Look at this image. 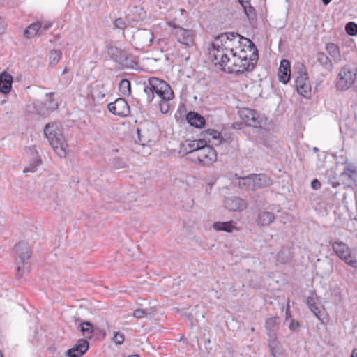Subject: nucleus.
<instances>
[{
  "label": "nucleus",
  "mask_w": 357,
  "mask_h": 357,
  "mask_svg": "<svg viewBox=\"0 0 357 357\" xmlns=\"http://www.w3.org/2000/svg\"><path fill=\"white\" fill-rule=\"evenodd\" d=\"M209 55L221 70L237 75L252 71L258 60V51L252 40L234 33L216 37Z\"/></svg>",
  "instance_id": "obj_1"
},
{
  "label": "nucleus",
  "mask_w": 357,
  "mask_h": 357,
  "mask_svg": "<svg viewBox=\"0 0 357 357\" xmlns=\"http://www.w3.org/2000/svg\"><path fill=\"white\" fill-rule=\"evenodd\" d=\"M144 91H149L152 93H155L159 97V107L160 112L167 114L170 109V101L173 100L174 93L171 86L164 80L157 77L149 79V86Z\"/></svg>",
  "instance_id": "obj_2"
},
{
  "label": "nucleus",
  "mask_w": 357,
  "mask_h": 357,
  "mask_svg": "<svg viewBox=\"0 0 357 357\" xmlns=\"http://www.w3.org/2000/svg\"><path fill=\"white\" fill-rule=\"evenodd\" d=\"M44 132L55 153L61 158L65 157L68 145L58 125L54 123H48Z\"/></svg>",
  "instance_id": "obj_3"
},
{
  "label": "nucleus",
  "mask_w": 357,
  "mask_h": 357,
  "mask_svg": "<svg viewBox=\"0 0 357 357\" xmlns=\"http://www.w3.org/2000/svg\"><path fill=\"white\" fill-rule=\"evenodd\" d=\"M357 76V68L350 65L344 66L340 70L336 81L338 90L345 91L350 89L354 84Z\"/></svg>",
  "instance_id": "obj_4"
},
{
  "label": "nucleus",
  "mask_w": 357,
  "mask_h": 357,
  "mask_svg": "<svg viewBox=\"0 0 357 357\" xmlns=\"http://www.w3.org/2000/svg\"><path fill=\"white\" fill-rule=\"evenodd\" d=\"M217 159L216 151L206 144L201 149L195 152V158L192 161L203 167H211L216 162Z\"/></svg>",
  "instance_id": "obj_5"
},
{
  "label": "nucleus",
  "mask_w": 357,
  "mask_h": 357,
  "mask_svg": "<svg viewBox=\"0 0 357 357\" xmlns=\"http://www.w3.org/2000/svg\"><path fill=\"white\" fill-rule=\"evenodd\" d=\"M295 87L298 94L303 97H308L311 93V84L309 80L306 69L303 64L299 66V70L295 77Z\"/></svg>",
  "instance_id": "obj_6"
},
{
  "label": "nucleus",
  "mask_w": 357,
  "mask_h": 357,
  "mask_svg": "<svg viewBox=\"0 0 357 357\" xmlns=\"http://www.w3.org/2000/svg\"><path fill=\"white\" fill-rule=\"evenodd\" d=\"M331 246L333 252L340 259L351 267H357V259L351 256L350 248L345 243L335 241Z\"/></svg>",
  "instance_id": "obj_7"
},
{
  "label": "nucleus",
  "mask_w": 357,
  "mask_h": 357,
  "mask_svg": "<svg viewBox=\"0 0 357 357\" xmlns=\"http://www.w3.org/2000/svg\"><path fill=\"white\" fill-rule=\"evenodd\" d=\"M241 188L247 190H255L268 184L267 178L264 174H252L239 179Z\"/></svg>",
  "instance_id": "obj_8"
},
{
  "label": "nucleus",
  "mask_w": 357,
  "mask_h": 357,
  "mask_svg": "<svg viewBox=\"0 0 357 357\" xmlns=\"http://www.w3.org/2000/svg\"><path fill=\"white\" fill-rule=\"evenodd\" d=\"M173 34L177 41L185 47H190L195 44V33L191 29H183L180 26H174Z\"/></svg>",
  "instance_id": "obj_9"
},
{
  "label": "nucleus",
  "mask_w": 357,
  "mask_h": 357,
  "mask_svg": "<svg viewBox=\"0 0 357 357\" xmlns=\"http://www.w3.org/2000/svg\"><path fill=\"white\" fill-rule=\"evenodd\" d=\"M239 117L245 125L252 127H257L260 125L259 114L253 109L249 108H241L238 111Z\"/></svg>",
  "instance_id": "obj_10"
},
{
  "label": "nucleus",
  "mask_w": 357,
  "mask_h": 357,
  "mask_svg": "<svg viewBox=\"0 0 357 357\" xmlns=\"http://www.w3.org/2000/svg\"><path fill=\"white\" fill-rule=\"evenodd\" d=\"M109 110L114 114L126 116L130 112L129 106L123 98H118L108 105Z\"/></svg>",
  "instance_id": "obj_11"
},
{
  "label": "nucleus",
  "mask_w": 357,
  "mask_h": 357,
  "mask_svg": "<svg viewBox=\"0 0 357 357\" xmlns=\"http://www.w3.org/2000/svg\"><path fill=\"white\" fill-rule=\"evenodd\" d=\"M89 344L86 340L79 339L76 344L66 351L68 357H81L89 349Z\"/></svg>",
  "instance_id": "obj_12"
},
{
  "label": "nucleus",
  "mask_w": 357,
  "mask_h": 357,
  "mask_svg": "<svg viewBox=\"0 0 357 357\" xmlns=\"http://www.w3.org/2000/svg\"><path fill=\"white\" fill-rule=\"evenodd\" d=\"M278 80L283 83L287 84L291 78V63L287 59H283L281 61L278 73Z\"/></svg>",
  "instance_id": "obj_13"
},
{
  "label": "nucleus",
  "mask_w": 357,
  "mask_h": 357,
  "mask_svg": "<svg viewBox=\"0 0 357 357\" xmlns=\"http://www.w3.org/2000/svg\"><path fill=\"white\" fill-rule=\"evenodd\" d=\"M13 82V76L6 70L0 73V93L3 95L10 93Z\"/></svg>",
  "instance_id": "obj_14"
},
{
  "label": "nucleus",
  "mask_w": 357,
  "mask_h": 357,
  "mask_svg": "<svg viewBox=\"0 0 357 357\" xmlns=\"http://www.w3.org/2000/svg\"><path fill=\"white\" fill-rule=\"evenodd\" d=\"M15 250L21 260L20 261H17V273H20V270L22 268L21 265H23L24 261L30 257V251L26 245L22 243L17 244L15 247Z\"/></svg>",
  "instance_id": "obj_15"
},
{
  "label": "nucleus",
  "mask_w": 357,
  "mask_h": 357,
  "mask_svg": "<svg viewBox=\"0 0 357 357\" xmlns=\"http://www.w3.org/2000/svg\"><path fill=\"white\" fill-rule=\"evenodd\" d=\"M225 206L231 211H243L245 208L244 200L238 197L227 198L225 201Z\"/></svg>",
  "instance_id": "obj_16"
},
{
  "label": "nucleus",
  "mask_w": 357,
  "mask_h": 357,
  "mask_svg": "<svg viewBox=\"0 0 357 357\" xmlns=\"http://www.w3.org/2000/svg\"><path fill=\"white\" fill-rule=\"evenodd\" d=\"M186 120L190 126L202 128L205 126L206 121L204 116L195 112H190L186 116Z\"/></svg>",
  "instance_id": "obj_17"
},
{
  "label": "nucleus",
  "mask_w": 357,
  "mask_h": 357,
  "mask_svg": "<svg viewBox=\"0 0 357 357\" xmlns=\"http://www.w3.org/2000/svg\"><path fill=\"white\" fill-rule=\"evenodd\" d=\"M206 142L213 144H219L221 142L222 136L220 132L214 129H207L202 132Z\"/></svg>",
  "instance_id": "obj_18"
},
{
  "label": "nucleus",
  "mask_w": 357,
  "mask_h": 357,
  "mask_svg": "<svg viewBox=\"0 0 357 357\" xmlns=\"http://www.w3.org/2000/svg\"><path fill=\"white\" fill-rule=\"evenodd\" d=\"M186 143L188 148V153L190 154V159L192 160L195 158V152L199 151L206 145V142L203 139H195L187 141Z\"/></svg>",
  "instance_id": "obj_19"
},
{
  "label": "nucleus",
  "mask_w": 357,
  "mask_h": 357,
  "mask_svg": "<svg viewBox=\"0 0 357 357\" xmlns=\"http://www.w3.org/2000/svg\"><path fill=\"white\" fill-rule=\"evenodd\" d=\"M275 219V215L271 212L261 211L258 214L257 223L260 226H267Z\"/></svg>",
  "instance_id": "obj_20"
},
{
  "label": "nucleus",
  "mask_w": 357,
  "mask_h": 357,
  "mask_svg": "<svg viewBox=\"0 0 357 357\" xmlns=\"http://www.w3.org/2000/svg\"><path fill=\"white\" fill-rule=\"evenodd\" d=\"M213 228L216 231H224L228 233L238 230V228L231 221L214 222Z\"/></svg>",
  "instance_id": "obj_21"
},
{
  "label": "nucleus",
  "mask_w": 357,
  "mask_h": 357,
  "mask_svg": "<svg viewBox=\"0 0 357 357\" xmlns=\"http://www.w3.org/2000/svg\"><path fill=\"white\" fill-rule=\"evenodd\" d=\"M80 331L86 338L91 339L94 332L93 326L89 321L83 322L80 325Z\"/></svg>",
  "instance_id": "obj_22"
},
{
  "label": "nucleus",
  "mask_w": 357,
  "mask_h": 357,
  "mask_svg": "<svg viewBox=\"0 0 357 357\" xmlns=\"http://www.w3.org/2000/svg\"><path fill=\"white\" fill-rule=\"evenodd\" d=\"M41 28L42 25L39 22L31 24L25 29L24 36L27 38H32L37 34Z\"/></svg>",
  "instance_id": "obj_23"
},
{
  "label": "nucleus",
  "mask_w": 357,
  "mask_h": 357,
  "mask_svg": "<svg viewBox=\"0 0 357 357\" xmlns=\"http://www.w3.org/2000/svg\"><path fill=\"white\" fill-rule=\"evenodd\" d=\"M62 53L60 50H54L49 54V64L52 66L56 65L60 61Z\"/></svg>",
  "instance_id": "obj_24"
},
{
  "label": "nucleus",
  "mask_w": 357,
  "mask_h": 357,
  "mask_svg": "<svg viewBox=\"0 0 357 357\" xmlns=\"http://www.w3.org/2000/svg\"><path fill=\"white\" fill-rule=\"evenodd\" d=\"M326 50L328 54L334 59H339L340 57V52L339 47L333 44L328 43L326 45Z\"/></svg>",
  "instance_id": "obj_25"
},
{
  "label": "nucleus",
  "mask_w": 357,
  "mask_h": 357,
  "mask_svg": "<svg viewBox=\"0 0 357 357\" xmlns=\"http://www.w3.org/2000/svg\"><path fill=\"white\" fill-rule=\"evenodd\" d=\"M321 308L322 309H321L317 303H315L314 306L310 307V310L314 313L317 319L322 321L324 318L325 312L324 307Z\"/></svg>",
  "instance_id": "obj_26"
},
{
  "label": "nucleus",
  "mask_w": 357,
  "mask_h": 357,
  "mask_svg": "<svg viewBox=\"0 0 357 357\" xmlns=\"http://www.w3.org/2000/svg\"><path fill=\"white\" fill-rule=\"evenodd\" d=\"M280 319L277 316L270 317L266 319L265 323V327L268 330H271L279 325Z\"/></svg>",
  "instance_id": "obj_27"
},
{
  "label": "nucleus",
  "mask_w": 357,
  "mask_h": 357,
  "mask_svg": "<svg viewBox=\"0 0 357 357\" xmlns=\"http://www.w3.org/2000/svg\"><path fill=\"white\" fill-rule=\"evenodd\" d=\"M346 32L350 36L357 35V24L353 22H350L346 24Z\"/></svg>",
  "instance_id": "obj_28"
},
{
  "label": "nucleus",
  "mask_w": 357,
  "mask_h": 357,
  "mask_svg": "<svg viewBox=\"0 0 357 357\" xmlns=\"http://www.w3.org/2000/svg\"><path fill=\"white\" fill-rule=\"evenodd\" d=\"M119 89L123 93H130V82L128 79H123L119 83Z\"/></svg>",
  "instance_id": "obj_29"
},
{
  "label": "nucleus",
  "mask_w": 357,
  "mask_h": 357,
  "mask_svg": "<svg viewBox=\"0 0 357 357\" xmlns=\"http://www.w3.org/2000/svg\"><path fill=\"white\" fill-rule=\"evenodd\" d=\"M356 167L353 165H349L344 168L343 174L348 176L349 178H352L354 175L356 174Z\"/></svg>",
  "instance_id": "obj_30"
},
{
  "label": "nucleus",
  "mask_w": 357,
  "mask_h": 357,
  "mask_svg": "<svg viewBox=\"0 0 357 357\" xmlns=\"http://www.w3.org/2000/svg\"><path fill=\"white\" fill-rule=\"evenodd\" d=\"M125 340L124 335L119 332H116L113 337V341L115 344L121 345Z\"/></svg>",
  "instance_id": "obj_31"
},
{
  "label": "nucleus",
  "mask_w": 357,
  "mask_h": 357,
  "mask_svg": "<svg viewBox=\"0 0 357 357\" xmlns=\"http://www.w3.org/2000/svg\"><path fill=\"white\" fill-rule=\"evenodd\" d=\"M41 163V161L40 160H37L35 162L34 165H30L29 167H26L24 169L23 172L24 173L26 172H33L36 170V167H38Z\"/></svg>",
  "instance_id": "obj_32"
},
{
  "label": "nucleus",
  "mask_w": 357,
  "mask_h": 357,
  "mask_svg": "<svg viewBox=\"0 0 357 357\" xmlns=\"http://www.w3.org/2000/svg\"><path fill=\"white\" fill-rule=\"evenodd\" d=\"M240 4L243 6L245 12L247 13L248 10L250 12L252 10V7L250 6V0H238Z\"/></svg>",
  "instance_id": "obj_33"
},
{
  "label": "nucleus",
  "mask_w": 357,
  "mask_h": 357,
  "mask_svg": "<svg viewBox=\"0 0 357 357\" xmlns=\"http://www.w3.org/2000/svg\"><path fill=\"white\" fill-rule=\"evenodd\" d=\"M114 25L116 28L124 29L126 27V24L123 20L121 18H118L114 21Z\"/></svg>",
  "instance_id": "obj_34"
},
{
  "label": "nucleus",
  "mask_w": 357,
  "mask_h": 357,
  "mask_svg": "<svg viewBox=\"0 0 357 357\" xmlns=\"http://www.w3.org/2000/svg\"><path fill=\"white\" fill-rule=\"evenodd\" d=\"M146 315V313L144 310L137 309L133 312V316L138 319L142 318Z\"/></svg>",
  "instance_id": "obj_35"
},
{
  "label": "nucleus",
  "mask_w": 357,
  "mask_h": 357,
  "mask_svg": "<svg viewBox=\"0 0 357 357\" xmlns=\"http://www.w3.org/2000/svg\"><path fill=\"white\" fill-rule=\"evenodd\" d=\"M299 326H300V324L298 321L291 319L289 327L290 330L296 331L299 328Z\"/></svg>",
  "instance_id": "obj_36"
},
{
  "label": "nucleus",
  "mask_w": 357,
  "mask_h": 357,
  "mask_svg": "<svg viewBox=\"0 0 357 357\" xmlns=\"http://www.w3.org/2000/svg\"><path fill=\"white\" fill-rule=\"evenodd\" d=\"M311 186L313 189L317 190L321 188V183L318 179L315 178L312 181Z\"/></svg>",
  "instance_id": "obj_37"
},
{
  "label": "nucleus",
  "mask_w": 357,
  "mask_h": 357,
  "mask_svg": "<svg viewBox=\"0 0 357 357\" xmlns=\"http://www.w3.org/2000/svg\"><path fill=\"white\" fill-rule=\"evenodd\" d=\"M315 303H316V302H315L314 298H313V297H308L307 298V304L309 308L312 307V306H314Z\"/></svg>",
  "instance_id": "obj_38"
},
{
  "label": "nucleus",
  "mask_w": 357,
  "mask_h": 357,
  "mask_svg": "<svg viewBox=\"0 0 357 357\" xmlns=\"http://www.w3.org/2000/svg\"><path fill=\"white\" fill-rule=\"evenodd\" d=\"M6 29V24L2 18H0V34L3 33Z\"/></svg>",
  "instance_id": "obj_39"
},
{
  "label": "nucleus",
  "mask_w": 357,
  "mask_h": 357,
  "mask_svg": "<svg viewBox=\"0 0 357 357\" xmlns=\"http://www.w3.org/2000/svg\"><path fill=\"white\" fill-rule=\"evenodd\" d=\"M286 317H287V319L290 317V310H289V305H288L287 308L286 310Z\"/></svg>",
  "instance_id": "obj_40"
},
{
  "label": "nucleus",
  "mask_w": 357,
  "mask_h": 357,
  "mask_svg": "<svg viewBox=\"0 0 357 357\" xmlns=\"http://www.w3.org/2000/svg\"><path fill=\"white\" fill-rule=\"evenodd\" d=\"M351 357H357V349H354Z\"/></svg>",
  "instance_id": "obj_41"
},
{
  "label": "nucleus",
  "mask_w": 357,
  "mask_h": 357,
  "mask_svg": "<svg viewBox=\"0 0 357 357\" xmlns=\"http://www.w3.org/2000/svg\"><path fill=\"white\" fill-rule=\"evenodd\" d=\"M324 5H328L332 0H321Z\"/></svg>",
  "instance_id": "obj_42"
},
{
  "label": "nucleus",
  "mask_w": 357,
  "mask_h": 357,
  "mask_svg": "<svg viewBox=\"0 0 357 357\" xmlns=\"http://www.w3.org/2000/svg\"><path fill=\"white\" fill-rule=\"evenodd\" d=\"M51 26V24H45L44 25V30H46L48 28H50Z\"/></svg>",
  "instance_id": "obj_43"
},
{
  "label": "nucleus",
  "mask_w": 357,
  "mask_h": 357,
  "mask_svg": "<svg viewBox=\"0 0 357 357\" xmlns=\"http://www.w3.org/2000/svg\"><path fill=\"white\" fill-rule=\"evenodd\" d=\"M128 357H140L139 355H130Z\"/></svg>",
  "instance_id": "obj_44"
},
{
  "label": "nucleus",
  "mask_w": 357,
  "mask_h": 357,
  "mask_svg": "<svg viewBox=\"0 0 357 357\" xmlns=\"http://www.w3.org/2000/svg\"><path fill=\"white\" fill-rule=\"evenodd\" d=\"M0 357H3L1 351H0Z\"/></svg>",
  "instance_id": "obj_45"
}]
</instances>
